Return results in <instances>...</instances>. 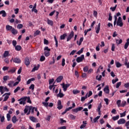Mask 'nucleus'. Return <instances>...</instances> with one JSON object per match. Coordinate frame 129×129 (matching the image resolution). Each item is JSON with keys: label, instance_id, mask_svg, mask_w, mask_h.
<instances>
[{"label": "nucleus", "instance_id": "412c9836", "mask_svg": "<svg viewBox=\"0 0 129 129\" xmlns=\"http://www.w3.org/2000/svg\"><path fill=\"white\" fill-rule=\"evenodd\" d=\"M84 39V38L81 37L80 39V40H79V43L78 41H77V44H78L79 46H80L81 45V44H82V42H83Z\"/></svg>", "mask_w": 129, "mask_h": 129}, {"label": "nucleus", "instance_id": "0e129e2a", "mask_svg": "<svg viewBox=\"0 0 129 129\" xmlns=\"http://www.w3.org/2000/svg\"><path fill=\"white\" fill-rule=\"evenodd\" d=\"M108 21H112V17L111 16V13L109 14Z\"/></svg>", "mask_w": 129, "mask_h": 129}, {"label": "nucleus", "instance_id": "aec40b11", "mask_svg": "<svg viewBox=\"0 0 129 129\" xmlns=\"http://www.w3.org/2000/svg\"><path fill=\"white\" fill-rule=\"evenodd\" d=\"M66 37H67V34L64 33V34L60 35V40H65V38H66Z\"/></svg>", "mask_w": 129, "mask_h": 129}, {"label": "nucleus", "instance_id": "13d9d810", "mask_svg": "<svg viewBox=\"0 0 129 129\" xmlns=\"http://www.w3.org/2000/svg\"><path fill=\"white\" fill-rule=\"evenodd\" d=\"M12 44L14 47H16V46H17V41L15 40H13Z\"/></svg>", "mask_w": 129, "mask_h": 129}, {"label": "nucleus", "instance_id": "8fccbe9b", "mask_svg": "<svg viewBox=\"0 0 129 129\" xmlns=\"http://www.w3.org/2000/svg\"><path fill=\"white\" fill-rule=\"evenodd\" d=\"M19 90H21V87H17V88L14 90V93H17V92H18Z\"/></svg>", "mask_w": 129, "mask_h": 129}, {"label": "nucleus", "instance_id": "680f3d73", "mask_svg": "<svg viewBox=\"0 0 129 129\" xmlns=\"http://www.w3.org/2000/svg\"><path fill=\"white\" fill-rule=\"evenodd\" d=\"M92 73H93V69H90L88 71V74H91Z\"/></svg>", "mask_w": 129, "mask_h": 129}, {"label": "nucleus", "instance_id": "bb28decb", "mask_svg": "<svg viewBox=\"0 0 129 129\" xmlns=\"http://www.w3.org/2000/svg\"><path fill=\"white\" fill-rule=\"evenodd\" d=\"M40 67V64H38L37 67H34L32 70V72H34V71H36L39 69Z\"/></svg>", "mask_w": 129, "mask_h": 129}, {"label": "nucleus", "instance_id": "5fc2aeb1", "mask_svg": "<svg viewBox=\"0 0 129 129\" xmlns=\"http://www.w3.org/2000/svg\"><path fill=\"white\" fill-rule=\"evenodd\" d=\"M117 81H118V79H113L112 80V84H115V83H116Z\"/></svg>", "mask_w": 129, "mask_h": 129}, {"label": "nucleus", "instance_id": "1a4fd4ad", "mask_svg": "<svg viewBox=\"0 0 129 129\" xmlns=\"http://www.w3.org/2000/svg\"><path fill=\"white\" fill-rule=\"evenodd\" d=\"M82 109H83V107H80L77 108L73 109L72 111L74 112L77 113L78 112L80 111L81 110H82Z\"/></svg>", "mask_w": 129, "mask_h": 129}, {"label": "nucleus", "instance_id": "2f4dec72", "mask_svg": "<svg viewBox=\"0 0 129 129\" xmlns=\"http://www.w3.org/2000/svg\"><path fill=\"white\" fill-rule=\"evenodd\" d=\"M122 43V39H120L119 40L118 39H116V43L117 45H119Z\"/></svg>", "mask_w": 129, "mask_h": 129}, {"label": "nucleus", "instance_id": "423d86ee", "mask_svg": "<svg viewBox=\"0 0 129 129\" xmlns=\"http://www.w3.org/2000/svg\"><path fill=\"white\" fill-rule=\"evenodd\" d=\"M62 88L63 89V91L65 92V91H67V88L70 86V84H65V83H63L62 84Z\"/></svg>", "mask_w": 129, "mask_h": 129}, {"label": "nucleus", "instance_id": "603ef678", "mask_svg": "<svg viewBox=\"0 0 129 129\" xmlns=\"http://www.w3.org/2000/svg\"><path fill=\"white\" fill-rule=\"evenodd\" d=\"M121 102V100H118L116 101V104L118 106V107H120Z\"/></svg>", "mask_w": 129, "mask_h": 129}, {"label": "nucleus", "instance_id": "a19ab883", "mask_svg": "<svg viewBox=\"0 0 129 129\" xmlns=\"http://www.w3.org/2000/svg\"><path fill=\"white\" fill-rule=\"evenodd\" d=\"M8 79H10V77L9 76H4L3 80H4V81H7V80H8Z\"/></svg>", "mask_w": 129, "mask_h": 129}, {"label": "nucleus", "instance_id": "338daca9", "mask_svg": "<svg viewBox=\"0 0 129 129\" xmlns=\"http://www.w3.org/2000/svg\"><path fill=\"white\" fill-rule=\"evenodd\" d=\"M54 79L49 80V84L50 85H51V84H52V83H53V82H54Z\"/></svg>", "mask_w": 129, "mask_h": 129}, {"label": "nucleus", "instance_id": "c03bdc74", "mask_svg": "<svg viewBox=\"0 0 129 129\" xmlns=\"http://www.w3.org/2000/svg\"><path fill=\"white\" fill-rule=\"evenodd\" d=\"M99 118H100V116H97L96 117H95L94 119V122H97L98 119H99Z\"/></svg>", "mask_w": 129, "mask_h": 129}, {"label": "nucleus", "instance_id": "e433bc0d", "mask_svg": "<svg viewBox=\"0 0 129 129\" xmlns=\"http://www.w3.org/2000/svg\"><path fill=\"white\" fill-rule=\"evenodd\" d=\"M89 69V68L88 66H86L83 68V71L84 72H88V70Z\"/></svg>", "mask_w": 129, "mask_h": 129}, {"label": "nucleus", "instance_id": "0eeeda50", "mask_svg": "<svg viewBox=\"0 0 129 129\" xmlns=\"http://www.w3.org/2000/svg\"><path fill=\"white\" fill-rule=\"evenodd\" d=\"M57 108H58L59 110H60V109H62V108H63V105H62V102L60 100H58L57 101Z\"/></svg>", "mask_w": 129, "mask_h": 129}, {"label": "nucleus", "instance_id": "39448f33", "mask_svg": "<svg viewBox=\"0 0 129 129\" xmlns=\"http://www.w3.org/2000/svg\"><path fill=\"white\" fill-rule=\"evenodd\" d=\"M24 64L28 67L29 65H30V59H29V57L27 56L24 59Z\"/></svg>", "mask_w": 129, "mask_h": 129}, {"label": "nucleus", "instance_id": "f257e3e1", "mask_svg": "<svg viewBox=\"0 0 129 129\" xmlns=\"http://www.w3.org/2000/svg\"><path fill=\"white\" fill-rule=\"evenodd\" d=\"M27 98H28V97H24L19 99L18 100V101H20L19 104H23V105H25V104H26V100H27Z\"/></svg>", "mask_w": 129, "mask_h": 129}, {"label": "nucleus", "instance_id": "bf43d9fd", "mask_svg": "<svg viewBox=\"0 0 129 129\" xmlns=\"http://www.w3.org/2000/svg\"><path fill=\"white\" fill-rule=\"evenodd\" d=\"M9 98L10 97L8 95H6L5 97H4V99L3 101L4 102L7 101Z\"/></svg>", "mask_w": 129, "mask_h": 129}, {"label": "nucleus", "instance_id": "c85d7f7f", "mask_svg": "<svg viewBox=\"0 0 129 129\" xmlns=\"http://www.w3.org/2000/svg\"><path fill=\"white\" fill-rule=\"evenodd\" d=\"M47 22L48 25H49V26H53V21L47 19Z\"/></svg>", "mask_w": 129, "mask_h": 129}, {"label": "nucleus", "instance_id": "b1692460", "mask_svg": "<svg viewBox=\"0 0 129 129\" xmlns=\"http://www.w3.org/2000/svg\"><path fill=\"white\" fill-rule=\"evenodd\" d=\"M13 26H11L10 25H7L6 26V30L7 31H12L13 30Z\"/></svg>", "mask_w": 129, "mask_h": 129}, {"label": "nucleus", "instance_id": "4be33fe9", "mask_svg": "<svg viewBox=\"0 0 129 129\" xmlns=\"http://www.w3.org/2000/svg\"><path fill=\"white\" fill-rule=\"evenodd\" d=\"M15 47L16 51H21L22 50V46L21 45H16Z\"/></svg>", "mask_w": 129, "mask_h": 129}, {"label": "nucleus", "instance_id": "864d4df0", "mask_svg": "<svg viewBox=\"0 0 129 129\" xmlns=\"http://www.w3.org/2000/svg\"><path fill=\"white\" fill-rule=\"evenodd\" d=\"M29 106L26 107L24 109V113H27L29 111Z\"/></svg>", "mask_w": 129, "mask_h": 129}, {"label": "nucleus", "instance_id": "49530a36", "mask_svg": "<svg viewBox=\"0 0 129 129\" xmlns=\"http://www.w3.org/2000/svg\"><path fill=\"white\" fill-rule=\"evenodd\" d=\"M115 49V44L114 43L112 44L111 46V51L114 52V49Z\"/></svg>", "mask_w": 129, "mask_h": 129}, {"label": "nucleus", "instance_id": "20e7f679", "mask_svg": "<svg viewBox=\"0 0 129 129\" xmlns=\"http://www.w3.org/2000/svg\"><path fill=\"white\" fill-rule=\"evenodd\" d=\"M74 37V31H72L67 37V42H69Z\"/></svg>", "mask_w": 129, "mask_h": 129}, {"label": "nucleus", "instance_id": "774afa93", "mask_svg": "<svg viewBox=\"0 0 129 129\" xmlns=\"http://www.w3.org/2000/svg\"><path fill=\"white\" fill-rule=\"evenodd\" d=\"M13 126V124L12 123L9 124L8 125H7L6 129H11Z\"/></svg>", "mask_w": 129, "mask_h": 129}, {"label": "nucleus", "instance_id": "37998d69", "mask_svg": "<svg viewBox=\"0 0 129 129\" xmlns=\"http://www.w3.org/2000/svg\"><path fill=\"white\" fill-rule=\"evenodd\" d=\"M44 55H45V57H49V55H50V51H45Z\"/></svg>", "mask_w": 129, "mask_h": 129}, {"label": "nucleus", "instance_id": "09e8293b", "mask_svg": "<svg viewBox=\"0 0 129 129\" xmlns=\"http://www.w3.org/2000/svg\"><path fill=\"white\" fill-rule=\"evenodd\" d=\"M45 59H46V57H45V56H44V55H42L40 57V61H41V62H43V61H45Z\"/></svg>", "mask_w": 129, "mask_h": 129}, {"label": "nucleus", "instance_id": "393cba45", "mask_svg": "<svg viewBox=\"0 0 129 129\" xmlns=\"http://www.w3.org/2000/svg\"><path fill=\"white\" fill-rule=\"evenodd\" d=\"M83 51H84V48L83 47L77 52V54L78 55H80L81 54H82V53H83Z\"/></svg>", "mask_w": 129, "mask_h": 129}, {"label": "nucleus", "instance_id": "a18cd8bd", "mask_svg": "<svg viewBox=\"0 0 129 129\" xmlns=\"http://www.w3.org/2000/svg\"><path fill=\"white\" fill-rule=\"evenodd\" d=\"M29 89H31L32 91H34V90L35 89V85L31 84L29 87Z\"/></svg>", "mask_w": 129, "mask_h": 129}, {"label": "nucleus", "instance_id": "7c9ffc66", "mask_svg": "<svg viewBox=\"0 0 129 129\" xmlns=\"http://www.w3.org/2000/svg\"><path fill=\"white\" fill-rule=\"evenodd\" d=\"M29 110L31 111V113H34V111L35 110V107H33L32 106H29Z\"/></svg>", "mask_w": 129, "mask_h": 129}, {"label": "nucleus", "instance_id": "a211bd4d", "mask_svg": "<svg viewBox=\"0 0 129 129\" xmlns=\"http://www.w3.org/2000/svg\"><path fill=\"white\" fill-rule=\"evenodd\" d=\"M11 33L13 35H17L18 34V30L17 29H15V28H13L12 30H11Z\"/></svg>", "mask_w": 129, "mask_h": 129}, {"label": "nucleus", "instance_id": "de8ad7c7", "mask_svg": "<svg viewBox=\"0 0 129 129\" xmlns=\"http://www.w3.org/2000/svg\"><path fill=\"white\" fill-rule=\"evenodd\" d=\"M115 63H116V66L117 68H119V67H121V64L119 63V62L117 61V62H116Z\"/></svg>", "mask_w": 129, "mask_h": 129}, {"label": "nucleus", "instance_id": "3c124183", "mask_svg": "<svg viewBox=\"0 0 129 129\" xmlns=\"http://www.w3.org/2000/svg\"><path fill=\"white\" fill-rule=\"evenodd\" d=\"M126 112V111H124L123 113H120V117H123L125 116V113Z\"/></svg>", "mask_w": 129, "mask_h": 129}, {"label": "nucleus", "instance_id": "e2e57ef3", "mask_svg": "<svg viewBox=\"0 0 129 129\" xmlns=\"http://www.w3.org/2000/svg\"><path fill=\"white\" fill-rule=\"evenodd\" d=\"M1 122H5V116H2L1 118Z\"/></svg>", "mask_w": 129, "mask_h": 129}, {"label": "nucleus", "instance_id": "ddd939ff", "mask_svg": "<svg viewBox=\"0 0 129 129\" xmlns=\"http://www.w3.org/2000/svg\"><path fill=\"white\" fill-rule=\"evenodd\" d=\"M87 124V121H83V124H82L80 126V128L81 129L84 128V127L86 126Z\"/></svg>", "mask_w": 129, "mask_h": 129}, {"label": "nucleus", "instance_id": "7ed1b4c3", "mask_svg": "<svg viewBox=\"0 0 129 129\" xmlns=\"http://www.w3.org/2000/svg\"><path fill=\"white\" fill-rule=\"evenodd\" d=\"M84 59H85L84 54H82L81 56H79L77 58L76 61L78 63H80V62H82Z\"/></svg>", "mask_w": 129, "mask_h": 129}, {"label": "nucleus", "instance_id": "6ab92c4d", "mask_svg": "<svg viewBox=\"0 0 129 129\" xmlns=\"http://www.w3.org/2000/svg\"><path fill=\"white\" fill-rule=\"evenodd\" d=\"M17 120H18V119H17V116L15 115L12 118V122H13V123H16Z\"/></svg>", "mask_w": 129, "mask_h": 129}, {"label": "nucleus", "instance_id": "79ce46f5", "mask_svg": "<svg viewBox=\"0 0 129 129\" xmlns=\"http://www.w3.org/2000/svg\"><path fill=\"white\" fill-rule=\"evenodd\" d=\"M97 77H99V78H97ZM102 78V76L100 75L99 76H96V80H98V81H100L101 80V79Z\"/></svg>", "mask_w": 129, "mask_h": 129}, {"label": "nucleus", "instance_id": "ea45409f", "mask_svg": "<svg viewBox=\"0 0 129 129\" xmlns=\"http://www.w3.org/2000/svg\"><path fill=\"white\" fill-rule=\"evenodd\" d=\"M0 92H1V94H4L5 93V91L4 90V86H0Z\"/></svg>", "mask_w": 129, "mask_h": 129}, {"label": "nucleus", "instance_id": "f3484780", "mask_svg": "<svg viewBox=\"0 0 129 129\" xmlns=\"http://www.w3.org/2000/svg\"><path fill=\"white\" fill-rule=\"evenodd\" d=\"M0 15H2V17H3V18H5V17L7 16V13H6L5 11L2 10L0 11Z\"/></svg>", "mask_w": 129, "mask_h": 129}, {"label": "nucleus", "instance_id": "6e6552de", "mask_svg": "<svg viewBox=\"0 0 129 129\" xmlns=\"http://www.w3.org/2000/svg\"><path fill=\"white\" fill-rule=\"evenodd\" d=\"M126 121L124 118H120L117 121L118 124H124L125 123Z\"/></svg>", "mask_w": 129, "mask_h": 129}, {"label": "nucleus", "instance_id": "9b49d317", "mask_svg": "<svg viewBox=\"0 0 129 129\" xmlns=\"http://www.w3.org/2000/svg\"><path fill=\"white\" fill-rule=\"evenodd\" d=\"M63 79V76H59L58 77V78H56L55 80V81H56L57 83H59L62 81V80Z\"/></svg>", "mask_w": 129, "mask_h": 129}, {"label": "nucleus", "instance_id": "cd10ccee", "mask_svg": "<svg viewBox=\"0 0 129 129\" xmlns=\"http://www.w3.org/2000/svg\"><path fill=\"white\" fill-rule=\"evenodd\" d=\"M101 107H102V104L100 103L98 106V108L96 109L97 111H101L100 110Z\"/></svg>", "mask_w": 129, "mask_h": 129}, {"label": "nucleus", "instance_id": "69168bd1", "mask_svg": "<svg viewBox=\"0 0 129 129\" xmlns=\"http://www.w3.org/2000/svg\"><path fill=\"white\" fill-rule=\"evenodd\" d=\"M125 104H126V102L124 101L122 102V104L120 105L121 107H124V106H125Z\"/></svg>", "mask_w": 129, "mask_h": 129}, {"label": "nucleus", "instance_id": "9d476101", "mask_svg": "<svg viewBox=\"0 0 129 129\" xmlns=\"http://www.w3.org/2000/svg\"><path fill=\"white\" fill-rule=\"evenodd\" d=\"M104 92L106 93V94H109V87L108 86H106L104 88Z\"/></svg>", "mask_w": 129, "mask_h": 129}, {"label": "nucleus", "instance_id": "58836bf2", "mask_svg": "<svg viewBox=\"0 0 129 129\" xmlns=\"http://www.w3.org/2000/svg\"><path fill=\"white\" fill-rule=\"evenodd\" d=\"M117 7V5H115L114 7H111L110 8V10H111L112 12H114V11L116 10Z\"/></svg>", "mask_w": 129, "mask_h": 129}, {"label": "nucleus", "instance_id": "5701e85b", "mask_svg": "<svg viewBox=\"0 0 129 129\" xmlns=\"http://www.w3.org/2000/svg\"><path fill=\"white\" fill-rule=\"evenodd\" d=\"M29 119H30V120H31V121H33V122H36L37 120V118H36V117L34 116L29 117Z\"/></svg>", "mask_w": 129, "mask_h": 129}, {"label": "nucleus", "instance_id": "2eb2a0df", "mask_svg": "<svg viewBox=\"0 0 129 129\" xmlns=\"http://www.w3.org/2000/svg\"><path fill=\"white\" fill-rule=\"evenodd\" d=\"M128 46H129V38L126 39V42L125 43L124 45V48L125 49H127V48H128Z\"/></svg>", "mask_w": 129, "mask_h": 129}, {"label": "nucleus", "instance_id": "052dcab7", "mask_svg": "<svg viewBox=\"0 0 129 129\" xmlns=\"http://www.w3.org/2000/svg\"><path fill=\"white\" fill-rule=\"evenodd\" d=\"M61 66H62V67L65 66V58H62V59Z\"/></svg>", "mask_w": 129, "mask_h": 129}, {"label": "nucleus", "instance_id": "4d7b16f0", "mask_svg": "<svg viewBox=\"0 0 129 129\" xmlns=\"http://www.w3.org/2000/svg\"><path fill=\"white\" fill-rule=\"evenodd\" d=\"M23 27H24V25H23V24H20L17 25V28H18V29H22V28H23Z\"/></svg>", "mask_w": 129, "mask_h": 129}, {"label": "nucleus", "instance_id": "a878e982", "mask_svg": "<svg viewBox=\"0 0 129 129\" xmlns=\"http://www.w3.org/2000/svg\"><path fill=\"white\" fill-rule=\"evenodd\" d=\"M40 34H41V31H40V30H36L34 33V37H36V36H38V35H40Z\"/></svg>", "mask_w": 129, "mask_h": 129}, {"label": "nucleus", "instance_id": "c9c22d12", "mask_svg": "<svg viewBox=\"0 0 129 129\" xmlns=\"http://www.w3.org/2000/svg\"><path fill=\"white\" fill-rule=\"evenodd\" d=\"M118 118H119V115H116V116H113L112 117V119H113V120L115 121V120H117V119H118Z\"/></svg>", "mask_w": 129, "mask_h": 129}, {"label": "nucleus", "instance_id": "473e14b6", "mask_svg": "<svg viewBox=\"0 0 129 129\" xmlns=\"http://www.w3.org/2000/svg\"><path fill=\"white\" fill-rule=\"evenodd\" d=\"M73 93L75 95L78 94V93H80V91L78 90H73Z\"/></svg>", "mask_w": 129, "mask_h": 129}, {"label": "nucleus", "instance_id": "f03ea898", "mask_svg": "<svg viewBox=\"0 0 129 129\" xmlns=\"http://www.w3.org/2000/svg\"><path fill=\"white\" fill-rule=\"evenodd\" d=\"M117 26L119 27H122L123 26V23H122V19L121 17H119L117 21Z\"/></svg>", "mask_w": 129, "mask_h": 129}, {"label": "nucleus", "instance_id": "4468645a", "mask_svg": "<svg viewBox=\"0 0 129 129\" xmlns=\"http://www.w3.org/2000/svg\"><path fill=\"white\" fill-rule=\"evenodd\" d=\"M10 56V52L9 51H5L3 54V58H7V57H9Z\"/></svg>", "mask_w": 129, "mask_h": 129}, {"label": "nucleus", "instance_id": "dca6fc26", "mask_svg": "<svg viewBox=\"0 0 129 129\" xmlns=\"http://www.w3.org/2000/svg\"><path fill=\"white\" fill-rule=\"evenodd\" d=\"M100 25H101V24L100 23H99L97 26V27L96 28V34H98L99 33V31H100Z\"/></svg>", "mask_w": 129, "mask_h": 129}, {"label": "nucleus", "instance_id": "6e6d98bb", "mask_svg": "<svg viewBox=\"0 0 129 129\" xmlns=\"http://www.w3.org/2000/svg\"><path fill=\"white\" fill-rule=\"evenodd\" d=\"M7 118L8 121H10V120H11V115L10 114H7Z\"/></svg>", "mask_w": 129, "mask_h": 129}, {"label": "nucleus", "instance_id": "72a5a7b5", "mask_svg": "<svg viewBox=\"0 0 129 129\" xmlns=\"http://www.w3.org/2000/svg\"><path fill=\"white\" fill-rule=\"evenodd\" d=\"M54 39L55 42L56 47L58 48V40H57V38L56 37V36H54Z\"/></svg>", "mask_w": 129, "mask_h": 129}, {"label": "nucleus", "instance_id": "f704fd0d", "mask_svg": "<svg viewBox=\"0 0 129 129\" xmlns=\"http://www.w3.org/2000/svg\"><path fill=\"white\" fill-rule=\"evenodd\" d=\"M124 65H125V66L126 67V68H127V69L129 68V62H127V59H125Z\"/></svg>", "mask_w": 129, "mask_h": 129}, {"label": "nucleus", "instance_id": "f8f14e48", "mask_svg": "<svg viewBox=\"0 0 129 129\" xmlns=\"http://www.w3.org/2000/svg\"><path fill=\"white\" fill-rule=\"evenodd\" d=\"M13 61L14 62V63H17V64H20L21 62H22L21 59L18 57L15 58L13 60Z\"/></svg>", "mask_w": 129, "mask_h": 129}, {"label": "nucleus", "instance_id": "4c0bfd02", "mask_svg": "<svg viewBox=\"0 0 129 129\" xmlns=\"http://www.w3.org/2000/svg\"><path fill=\"white\" fill-rule=\"evenodd\" d=\"M13 84H14V81H10L9 83L8 84V85L9 86V87H13Z\"/></svg>", "mask_w": 129, "mask_h": 129}, {"label": "nucleus", "instance_id": "c756f323", "mask_svg": "<svg viewBox=\"0 0 129 129\" xmlns=\"http://www.w3.org/2000/svg\"><path fill=\"white\" fill-rule=\"evenodd\" d=\"M57 97L62 98V97H64V94L61 92H59V93L57 95Z\"/></svg>", "mask_w": 129, "mask_h": 129}]
</instances>
